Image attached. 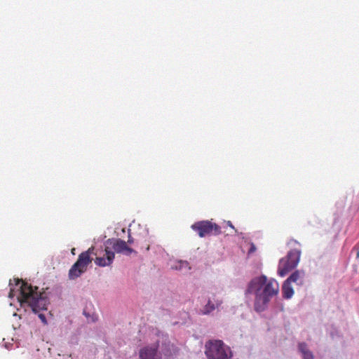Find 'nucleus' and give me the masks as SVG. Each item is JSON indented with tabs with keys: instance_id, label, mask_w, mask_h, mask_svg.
Wrapping results in <instances>:
<instances>
[{
	"instance_id": "obj_17",
	"label": "nucleus",
	"mask_w": 359,
	"mask_h": 359,
	"mask_svg": "<svg viewBox=\"0 0 359 359\" xmlns=\"http://www.w3.org/2000/svg\"><path fill=\"white\" fill-rule=\"evenodd\" d=\"M221 302L217 303V306L219 305Z\"/></svg>"
},
{
	"instance_id": "obj_6",
	"label": "nucleus",
	"mask_w": 359,
	"mask_h": 359,
	"mask_svg": "<svg viewBox=\"0 0 359 359\" xmlns=\"http://www.w3.org/2000/svg\"><path fill=\"white\" fill-rule=\"evenodd\" d=\"M191 228L196 231L201 238L211 234L217 236L222 233L221 227L211 220H203L195 222L191 226Z\"/></svg>"
},
{
	"instance_id": "obj_13",
	"label": "nucleus",
	"mask_w": 359,
	"mask_h": 359,
	"mask_svg": "<svg viewBox=\"0 0 359 359\" xmlns=\"http://www.w3.org/2000/svg\"><path fill=\"white\" fill-rule=\"evenodd\" d=\"M255 250H256L255 246L252 244L251 248H250V250H249V252H253L255 251Z\"/></svg>"
},
{
	"instance_id": "obj_16",
	"label": "nucleus",
	"mask_w": 359,
	"mask_h": 359,
	"mask_svg": "<svg viewBox=\"0 0 359 359\" xmlns=\"http://www.w3.org/2000/svg\"><path fill=\"white\" fill-rule=\"evenodd\" d=\"M149 250V246H147V250Z\"/></svg>"
},
{
	"instance_id": "obj_14",
	"label": "nucleus",
	"mask_w": 359,
	"mask_h": 359,
	"mask_svg": "<svg viewBox=\"0 0 359 359\" xmlns=\"http://www.w3.org/2000/svg\"><path fill=\"white\" fill-rule=\"evenodd\" d=\"M127 243L129 244L133 243V239L130 237V236H129Z\"/></svg>"
},
{
	"instance_id": "obj_1",
	"label": "nucleus",
	"mask_w": 359,
	"mask_h": 359,
	"mask_svg": "<svg viewBox=\"0 0 359 359\" xmlns=\"http://www.w3.org/2000/svg\"><path fill=\"white\" fill-rule=\"evenodd\" d=\"M104 249L105 254L103 257H97L98 252H95L93 246L88 248V250L81 252L78 257L77 261L72 265L69 271V279L74 280L83 273L88 268L93 258L91 255H95V264L99 266H109L112 264L115 255L110 248L113 249L117 253H123L126 255H130L135 251L127 245V243L121 239H108L106 242Z\"/></svg>"
},
{
	"instance_id": "obj_10",
	"label": "nucleus",
	"mask_w": 359,
	"mask_h": 359,
	"mask_svg": "<svg viewBox=\"0 0 359 359\" xmlns=\"http://www.w3.org/2000/svg\"><path fill=\"white\" fill-rule=\"evenodd\" d=\"M299 349L302 353L304 359H313L312 353L307 350V346L305 343H300L299 344Z\"/></svg>"
},
{
	"instance_id": "obj_3",
	"label": "nucleus",
	"mask_w": 359,
	"mask_h": 359,
	"mask_svg": "<svg viewBox=\"0 0 359 359\" xmlns=\"http://www.w3.org/2000/svg\"><path fill=\"white\" fill-rule=\"evenodd\" d=\"M15 285L21 283L20 287V294L18 297L21 306L27 305L38 316L41 322L46 325L47 320L43 313H39L41 311L47 310L49 303L48 299L44 292L38 291L37 287H33L30 284L20 279H14Z\"/></svg>"
},
{
	"instance_id": "obj_11",
	"label": "nucleus",
	"mask_w": 359,
	"mask_h": 359,
	"mask_svg": "<svg viewBox=\"0 0 359 359\" xmlns=\"http://www.w3.org/2000/svg\"><path fill=\"white\" fill-rule=\"evenodd\" d=\"M215 309V306L210 300L208 302L206 305L203 308V313L208 314Z\"/></svg>"
},
{
	"instance_id": "obj_2",
	"label": "nucleus",
	"mask_w": 359,
	"mask_h": 359,
	"mask_svg": "<svg viewBox=\"0 0 359 359\" xmlns=\"http://www.w3.org/2000/svg\"><path fill=\"white\" fill-rule=\"evenodd\" d=\"M278 293V281L273 278L268 279L265 275L252 278L245 290V294H255L254 308L257 312L264 311L271 299Z\"/></svg>"
},
{
	"instance_id": "obj_4",
	"label": "nucleus",
	"mask_w": 359,
	"mask_h": 359,
	"mask_svg": "<svg viewBox=\"0 0 359 359\" xmlns=\"http://www.w3.org/2000/svg\"><path fill=\"white\" fill-rule=\"evenodd\" d=\"M288 244L294 247L297 245L298 248H294L290 250L285 257L280 259L278 274L281 277L285 276L290 271L294 269L297 266L300 259L301 250L299 243L294 240H290Z\"/></svg>"
},
{
	"instance_id": "obj_7",
	"label": "nucleus",
	"mask_w": 359,
	"mask_h": 359,
	"mask_svg": "<svg viewBox=\"0 0 359 359\" xmlns=\"http://www.w3.org/2000/svg\"><path fill=\"white\" fill-rule=\"evenodd\" d=\"M140 359H161V354L158 352V345L146 346L140 349Z\"/></svg>"
},
{
	"instance_id": "obj_5",
	"label": "nucleus",
	"mask_w": 359,
	"mask_h": 359,
	"mask_svg": "<svg viewBox=\"0 0 359 359\" xmlns=\"http://www.w3.org/2000/svg\"><path fill=\"white\" fill-rule=\"evenodd\" d=\"M205 353L208 359H229L231 356L229 348L221 340L207 342Z\"/></svg>"
},
{
	"instance_id": "obj_18",
	"label": "nucleus",
	"mask_w": 359,
	"mask_h": 359,
	"mask_svg": "<svg viewBox=\"0 0 359 359\" xmlns=\"http://www.w3.org/2000/svg\"><path fill=\"white\" fill-rule=\"evenodd\" d=\"M358 257H359V252H358V255H357Z\"/></svg>"
},
{
	"instance_id": "obj_12",
	"label": "nucleus",
	"mask_w": 359,
	"mask_h": 359,
	"mask_svg": "<svg viewBox=\"0 0 359 359\" xmlns=\"http://www.w3.org/2000/svg\"><path fill=\"white\" fill-rule=\"evenodd\" d=\"M179 266H176V269H182L183 267H188L189 263L187 262L180 261L178 262Z\"/></svg>"
},
{
	"instance_id": "obj_9",
	"label": "nucleus",
	"mask_w": 359,
	"mask_h": 359,
	"mask_svg": "<svg viewBox=\"0 0 359 359\" xmlns=\"http://www.w3.org/2000/svg\"><path fill=\"white\" fill-rule=\"evenodd\" d=\"M304 276V273L303 271H300L299 270L295 271L293 272L289 278L286 279V280L289 281L290 283H297L298 284H301L303 280V278Z\"/></svg>"
},
{
	"instance_id": "obj_15",
	"label": "nucleus",
	"mask_w": 359,
	"mask_h": 359,
	"mask_svg": "<svg viewBox=\"0 0 359 359\" xmlns=\"http://www.w3.org/2000/svg\"><path fill=\"white\" fill-rule=\"evenodd\" d=\"M227 224L229 226L234 229V226H233L232 223L230 221L227 222Z\"/></svg>"
},
{
	"instance_id": "obj_8",
	"label": "nucleus",
	"mask_w": 359,
	"mask_h": 359,
	"mask_svg": "<svg viewBox=\"0 0 359 359\" xmlns=\"http://www.w3.org/2000/svg\"><path fill=\"white\" fill-rule=\"evenodd\" d=\"M283 296L285 299H290L294 294V290L291 286V283L287 280H285L282 286Z\"/></svg>"
}]
</instances>
